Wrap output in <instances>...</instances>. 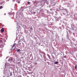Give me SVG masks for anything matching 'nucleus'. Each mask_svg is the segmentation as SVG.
Listing matches in <instances>:
<instances>
[{"label": "nucleus", "mask_w": 77, "mask_h": 77, "mask_svg": "<svg viewBox=\"0 0 77 77\" xmlns=\"http://www.w3.org/2000/svg\"><path fill=\"white\" fill-rule=\"evenodd\" d=\"M27 3H28V4H30V2H27Z\"/></svg>", "instance_id": "16"}, {"label": "nucleus", "mask_w": 77, "mask_h": 77, "mask_svg": "<svg viewBox=\"0 0 77 77\" xmlns=\"http://www.w3.org/2000/svg\"><path fill=\"white\" fill-rule=\"evenodd\" d=\"M64 58H66V55H65V56H64Z\"/></svg>", "instance_id": "13"}, {"label": "nucleus", "mask_w": 77, "mask_h": 77, "mask_svg": "<svg viewBox=\"0 0 77 77\" xmlns=\"http://www.w3.org/2000/svg\"><path fill=\"white\" fill-rule=\"evenodd\" d=\"M42 7H43V5H42Z\"/></svg>", "instance_id": "21"}, {"label": "nucleus", "mask_w": 77, "mask_h": 77, "mask_svg": "<svg viewBox=\"0 0 77 77\" xmlns=\"http://www.w3.org/2000/svg\"><path fill=\"white\" fill-rule=\"evenodd\" d=\"M15 0H13V2H15Z\"/></svg>", "instance_id": "18"}, {"label": "nucleus", "mask_w": 77, "mask_h": 77, "mask_svg": "<svg viewBox=\"0 0 77 77\" xmlns=\"http://www.w3.org/2000/svg\"><path fill=\"white\" fill-rule=\"evenodd\" d=\"M35 65H37V64H38V63H35Z\"/></svg>", "instance_id": "15"}, {"label": "nucleus", "mask_w": 77, "mask_h": 77, "mask_svg": "<svg viewBox=\"0 0 77 77\" xmlns=\"http://www.w3.org/2000/svg\"><path fill=\"white\" fill-rule=\"evenodd\" d=\"M2 8H3V6H1L0 7V9H2Z\"/></svg>", "instance_id": "9"}, {"label": "nucleus", "mask_w": 77, "mask_h": 77, "mask_svg": "<svg viewBox=\"0 0 77 77\" xmlns=\"http://www.w3.org/2000/svg\"><path fill=\"white\" fill-rule=\"evenodd\" d=\"M15 44H14V45H13V46L12 47V48H13L14 47H15Z\"/></svg>", "instance_id": "8"}, {"label": "nucleus", "mask_w": 77, "mask_h": 77, "mask_svg": "<svg viewBox=\"0 0 77 77\" xmlns=\"http://www.w3.org/2000/svg\"><path fill=\"white\" fill-rule=\"evenodd\" d=\"M21 42V41L20 40L18 41V42Z\"/></svg>", "instance_id": "19"}, {"label": "nucleus", "mask_w": 77, "mask_h": 77, "mask_svg": "<svg viewBox=\"0 0 77 77\" xmlns=\"http://www.w3.org/2000/svg\"><path fill=\"white\" fill-rule=\"evenodd\" d=\"M13 59L10 58L8 60V62H12V60H13Z\"/></svg>", "instance_id": "2"}, {"label": "nucleus", "mask_w": 77, "mask_h": 77, "mask_svg": "<svg viewBox=\"0 0 77 77\" xmlns=\"http://www.w3.org/2000/svg\"><path fill=\"white\" fill-rule=\"evenodd\" d=\"M19 0H18V2H17V3H20V1H18Z\"/></svg>", "instance_id": "11"}, {"label": "nucleus", "mask_w": 77, "mask_h": 77, "mask_svg": "<svg viewBox=\"0 0 77 77\" xmlns=\"http://www.w3.org/2000/svg\"><path fill=\"white\" fill-rule=\"evenodd\" d=\"M59 63L58 62H55L54 63V64H57V63Z\"/></svg>", "instance_id": "7"}, {"label": "nucleus", "mask_w": 77, "mask_h": 77, "mask_svg": "<svg viewBox=\"0 0 77 77\" xmlns=\"http://www.w3.org/2000/svg\"><path fill=\"white\" fill-rule=\"evenodd\" d=\"M20 51H21V50H20V49H18L17 50V51H18V52H19Z\"/></svg>", "instance_id": "12"}, {"label": "nucleus", "mask_w": 77, "mask_h": 77, "mask_svg": "<svg viewBox=\"0 0 77 77\" xmlns=\"http://www.w3.org/2000/svg\"><path fill=\"white\" fill-rule=\"evenodd\" d=\"M77 65H76L75 67V69H76V70H77Z\"/></svg>", "instance_id": "6"}, {"label": "nucleus", "mask_w": 77, "mask_h": 77, "mask_svg": "<svg viewBox=\"0 0 77 77\" xmlns=\"http://www.w3.org/2000/svg\"><path fill=\"white\" fill-rule=\"evenodd\" d=\"M1 30L2 31V32H4L5 31V30H4V28H2L1 29Z\"/></svg>", "instance_id": "4"}, {"label": "nucleus", "mask_w": 77, "mask_h": 77, "mask_svg": "<svg viewBox=\"0 0 77 77\" xmlns=\"http://www.w3.org/2000/svg\"><path fill=\"white\" fill-rule=\"evenodd\" d=\"M33 14H36V12H32Z\"/></svg>", "instance_id": "10"}, {"label": "nucleus", "mask_w": 77, "mask_h": 77, "mask_svg": "<svg viewBox=\"0 0 77 77\" xmlns=\"http://www.w3.org/2000/svg\"><path fill=\"white\" fill-rule=\"evenodd\" d=\"M19 45H21V43H19Z\"/></svg>", "instance_id": "17"}, {"label": "nucleus", "mask_w": 77, "mask_h": 77, "mask_svg": "<svg viewBox=\"0 0 77 77\" xmlns=\"http://www.w3.org/2000/svg\"><path fill=\"white\" fill-rule=\"evenodd\" d=\"M4 15H6V14H5Z\"/></svg>", "instance_id": "22"}, {"label": "nucleus", "mask_w": 77, "mask_h": 77, "mask_svg": "<svg viewBox=\"0 0 77 77\" xmlns=\"http://www.w3.org/2000/svg\"><path fill=\"white\" fill-rule=\"evenodd\" d=\"M30 32H32V30H33V28H32V27H30Z\"/></svg>", "instance_id": "3"}, {"label": "nucleus", "mask_w": 77, "mask_h": 77, "mask_svg": "<svg viewBox=\"0 0 77 77\" xmlns=\"http://www.w3.org/2000/svg\"><path fill=\"white\" fill-rule=\"evenodd\" d=\"M12 75V74L11 72H10V76H11V75Z\"/></svg>", "instance_id": "14"}, {"label": "nucleus", "mask_w": 77, "mask_h": 77, "mask_svg": "<svg viewBox=\"0 0 77 77\" xmlns=\"http://www.w3.org/2000/svg\"><path fill=\"white\" fill-rule=\"evenodd\" d=\"M54 2H55V0H54Z\"/></svg>", "instance_id": "23"}, {"label": "nucleus", "mask_w": 77, "mask_h": 77, "mask_svg": "<svg viewBox=\"0 0 77 77\" xmlns=\"http://www.w3.org/2000/svg\"><path fill=\"white\" fill-rule=\"evenodd\" d=\"M56 5V4H55V5Z\"/></svg>", "instance_id": "24"}, {"label": "nucleus", "mask_w": 77, "mask_h": 77, "mask_svg": "<svg viewBox=\"0 0 77 77\" xmlns=\"http://www.w3.org/2000/svg\"><path fill=\"white\" fill-rule=\"evenodd\" d=\"M4 41H5V39L3 38H2L0 40V42L2 43H3V42H4Z\"/></svg>", "instance_id": "1"}, {"label": "nucleus", "mask_w": 77, "mask_h": 77, "mask_svg": "<svg viewBox=\"0 0 77 77\" xmlns=\"http://www.w3.org/2000/svg\"><path fill=\"white\" fill-rule=\"evenodd\" d=\"M20 62H18V63H20Z\"/></svg>", "instance_id": "20"}, {"label": "nucleus", "mask_w": 77, "mask_h": 77, "mask_svg": "<svg viewBox=\"0 0 77 77\" xmlns=\"http://www.w3.org/2000/svg\"><path fill=\"white\" fill-rule=\"evenodd\" d=\"M4 47L3 45H0V48H3Z\"/></svg>", "instance_id": "5"}]
</instances>
